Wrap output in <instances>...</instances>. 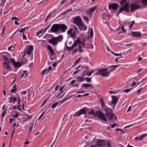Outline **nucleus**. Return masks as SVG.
Wrapping results in <instances>:
<instances>
[{"mask_svg": "<svg viewBox=\"0 0 147 147\" xmlns=\"http://www.w3.org/2000/svg\"><path fill=\"white\" fill-rule=\"evenodd\" d=\"M141 89L142 87L137 91V92L138 94H139L141 90Z\"/></svg>", "mask_w": 147, "mask_h": 147, "instance_id": "obj_63", "label": "nucleus"}, {"mask_svg": "<svg viewBox=\"0 0 147 147\" xmlns=\"http://www.w3.org/2000/svg\"><path fill=\"white\" fill-rule=\"evenodd\" d=\"M11 19L13 20H18V18H17L16 17H12L11 18Z\"/></svg>", "mask_w": 147, "mask_h": 147, "instance_id": "obj_57", "label": "nucleus"}, {"mask_svg": "<svg viewBox=\"0 0 147 147\" xmlns=\"http://www.w3.org/2000/svg\"><path fill=\"white\" fill-rule=\"evenodd\" d=\"M118 5V4L116 3L109 4V9H112L113 10L116 9Z\"/></svg>", "mask_w": 147, "mask_h": 147, "instance_id": "obj_13", "label": "nucleus"}, {"mask_svg": "<svg viewBox=\"0 0 147 147\" xmlns=\"http://www.w3.org/2000/svg\"><path fill=\"white\" fill-rule=\"evenodd\" d=\"M59 31L62 33L65 32L67 29V27L64 24H59Z\"/></svg>", "mask_w": 147, "mask_h": 147, "instance_id": "obj_8", "label": "nucleus"}, {"mask_svg": "<svg viewBox=\"0 0 147 147\" xmlns=\"http://www.w3.org/2000/svg\"><path fill=\"white\" fill-rule=\"evenodd\" d=\"M71 96H70V97H67L64 100H62V101H61V103H63V102H65V101H66V100H68V99H69V98H71Z\"/></svg>", "mask_w": 147, "mask_h": 147, "instance_id": "obj_47", "label": "nucleus"}, {"mask_svg": "<svg viewBox=\"0 0 147 147\" xmlns=\"http://www.w3.org/2000/svg\"><path fill=\"white\" fill-rule=\"evenodd\" d=\"M80 30L81 31L82 30L85 31L87 29V27L85 26L82 23H81L78 26Z\"/></svg>", "mask_w": 147, "mask_h": 147, "instance_id": "obj_14", "label": "nucleus"}, {"mask_svg": "<svg viewBox=\"0 0 147 147\" xmlns=\"http://www.w3.org/2000/svg\"><path fill=\"white\" fill-rule=\"evenodd\" d=\"M88 114L91 115H93V116H94L95 117L96 115V113H95L94 111H92L90 112H89L88 113Z\"/></svg>", "mask_w": 147, "mask_h": 147, "instance_id": "obj_27", "label": "nucleus"}, {"mask_svg": "<svg viewBox=\"0 0 147 147\" xmlns=\"http://www.w3.org/2000/svg\"><path fill=\"white\" fill-rule=\"evenodd\" d=\"M17 100H18L17 104H20V102L21 100L20 99L19 96L18 97V98H17Z\"/></svg>", "mask_w": 147, "mask_h": 147, "instance_id": "obj_55", "label": "nucleus"}, {"mask_svg": "<svg viewBox=\"0 0 147 147\" xmlns=\"http://www.w3.org/2000/svg\"><path fill=\"white\" fill-rule=\"evenodd\" d=\"M130 8L131 12H134L136 10L140 8L139 6L134 4H131L130 5Z\"/></svg>", "mask_w": 147, "mask_h": 147, "instance_id": "obj_11", "label": "nucleus"}, {"mask_svg": "<svg viewBox=\"0 0 147 147\" xmlns=\"http://www.w3.org/2000/svg\"><path fill=\"white\" fill-rule=\"evenodd\" d=\"M100 102L101 103L102 106H103L104 105V101L102 99H101L100 100Z\"/></svg>", "mask_w": 147, "mask_h": 147, "instance_id": "obj_56", "label": "nucleus"}, {"mask_svg": "<svg viewBox=\"0 0 147 147\" xmlns=\"http://www.w3.org/2000/svg\"><path fill=\"white\" fill-rule=\"evenodd\" d=\"M3 57L4 60L5 61H7V60H9V59L7 57L4 55H3Z\"/></svg>", "mask_w": 147, "mask_h": 147, "instance_id": "obj_39", "label": "nucleus"}, {"mask_svg": "<svg viewBox=\"0 0 147 147\" xmlns=\"http://www.w3.org/2000/svg\"><path fill=\"white\" fill-rule=\"evenodd\" d=\"M116 131H121V132L123 134H124L125 133V132L123 130H122V129H119V128L117 129H116Z\"/></svg>", "mask_w": 147, "mask_h": 147, "instance_id": "obj_43", "label": "nucleus"}, {"mask_svg": "<svg viewBox=\"0 0 147 147\" xmlns=\"http://www.w3.org/2000/svg\"><path fill=\"white\" fill-rule=\"evenodd\" d=\"M13 118H10V123L11 124L12 122L15 119V118H14V116H13Z\"/></svg>", "mask_w": 147, "mask_h": 147, "instance_id": "obj_48", "label": "nucleus"}, {"mask_svg": "<svg viewBox=\"0 0 147 147\" xmlns=\"http://www.w3.org/2000/svg\"><path fill=\"white\" fill-rule=\"evenodd\" d=\"M76 46L78 44L80 45L81 44V42L80 41V39L79 38H78L77 40L74 43Z\"/></svg>", "mask_w": 147, "mask_h": 147, "instance_id": "obj_24", "label": "nucleus"}, {"mask_svg": "<svg viewBox=\"0 0 147 147\" xmlns=\"http://www.w3.org/2000/svg\"><path fill=\"white\" fill-rule=\"evenodd\" d=\"M129 5L128 3H126L123 6L120 8L118 11V13H120L123 11H125L127 12H129Z\"/></svg>", "mask_w": 147, "mask_h": 147, "instance_id": "obj_3", "label": "nucleus"}, {"mask_svg": "<svg viewBox=\"0 0 147 147\" xmlns=\"http://www.w3.org/2000/svg\"><path fill=\"white\" fill-rule=\"evenodd\" d=\"M107 147H112L111 142L110 141H108L107 142Z\"/></svg>", "mask_w": 147, "mask_h": 147, "instance_id": "obj_40", "label": "nucleus"}, {"mask_svg": "<svg viewBox=\"0 0 147 147\" xmlns=\"http://www.w3.org/2000/svg\"><path fill=\"white\" fill-rule=\"evenodd\" d=\"M6 113V111H4L3 112L1 113V117L2 118H3L4 116L5 115Z\"/></svg>", "mask_w": 147, "mask_h": 147, "instance_id": "obj_33", "label": "nucleus"}, {"mask_svg": "<svg viewBox=\"0 0 147 147\" xmlns=\"http://www.w3.org/2000/svg\"><path fill=\"white\" fill-rule=\"evenodd\" d=\"M9 60L11 61L13 65L16 62L13 59H10Z\"/></svg>", "mask_w": 147, "mask_h": 147, "instance_id": "obj_53", "label": "nucleus"}, {"mask_svg": "<svg viewBox=\"0 0 147 147\" xmlns=\"http://www.w3.org/2000/svg\"><path fill=\"white\" fill-rule=\"evenodd\" d=\"M59 24H54L53 25L51 28L50 32L57 33L59 31Z\"/></svg>", "mask_w": 147, "mask_h": 147, "instance_id": "obj_6", "label": "nucleus"}, {"mask_svg": "<svg viewBox=\"0 0 147 147\" xmlns=\"http://www.w3.org/2000/svg\"><path fill=\"white\" fill-rule=\"evenodd\" d=\"M78 51H79L80 52H83L84 51L82 49V47L81 46L79 45L78 46V48L75 49L72 53V55H73L74 53H76Z\"/></svg>", "mask_w": 147, "mask_h": 147, "instance_id": "obj_15", "label": "nucleus"}, {"mask_svg": "<svg viewBox=\"0 0 147 147\" xmlns=\"http://www.w3.org/2000/svg\"><path fill=\"white\" fill-rule=\"evenodd\" d=\"M96 117H97L98 118L104 121H107V120L104 115V113L99 112L98 111H96Z\"/></svg>", "mask_w": 147, "mask_h": 147, "instance_id": "obj_5", "label": "nucleus"}, {"mask_svg": "<svg viewBox=\"0 0 147 147\" xmlns=\"http://www.w3.org/2000/svg\"><path fill=\"white\" fill-rule=\"evenodd\" d=\"M47 47L48 50L50 51V53L54 51V50L51 46L48 45L47 46Z\"/></svg>", "mask_w": 147, "mask_h": 147, "instance_id": "obj_25", "label": "nucleus"}, {"mask_svg": "<svg viewBox=\"0 0 147 147\" xmlns=\"http://www.w3.org/2000/svg\"><path fill=\"white\" fill-rule=\"evenodd\" d=\"M97 7H96V6H95L94 7H92L90 9V12H91V13H92L93 11H94L95 9Z\"/></svg>", "mask_w": 147, "mask_h": 147, "instance_id": "obj_30", "label": "nucleus"}, {"mask_svg": "<svg viewBox=\"0 0 147 147\" xmlns=\"http://www.w3.org/2000/svg\"><path fill=\"white\" fill-rule=\"evenodd\" d=\"M111 97L112 98V103L114 104H116L117 101V96H111Z\"/></svg>", "mask_w": 147, "mask_h": 147, "instance_id": "obj_17", "label": "nucleus"}, {"mask_svg": "<svg viewBox=\"0 0 147 147\" xmlns=\"http://www.w3.org/2000/svg\"><path fill=\"white\" fill-rule=\"evenodd\" d=\"M47 69H44L42 71V75H44V74L46 72L47 73Z\"/></svg>", "mask_w": 147, "mask_h": 147, "instance_id": "obj_45", "label": "nucleus"}, {"mask_svg": "<svg viewBox=\"0 0 147 147\" xmlns=\"http://www.w3.org/2000/svg\"><path fill=\"white\" fill-rule=\"evenodd\" d=\"M96 145L98 147H105L106 142L105 140L99 139L96 142Z\"/></svg>", "mask_w": 147, "mask_h": 147, "instance_id": "obj_4", "label": "nucleus"}, {"mask_svg": "<svg viewBox=\"0 0 147 147\" xmlns=\"http://www.w3.org/2000/svg\"><path fill=\"white\" fill-rule=\"evenodd\" d=\"M76 81L75 80H73L70 83V84L71 85H73L74 83H76Z\"/></svg>", "mask_w": 147, "mask_h": 147, "instance_id": "obj_60", "label": "nucleus"}, {"mask_svg": "<svg viewBox=\"0 0 147 147\" xmlns=\"http://www.w3.org/2000/svg\"><path fill=\"white\" fill-rule=\"evenodd\" d=\"M76 31H74L73 33L70 34V36L71 37L74 38L76 37Z\"/></svg>", "mask_w": 147, "mask_h": 147, "instance_id": "obj_28", "label": "nucleus"}, {"mask_svg": "<svg viewBox=\"0 0 147 147\" xmlns=\"http://www.w3.org/2000/svg\"><path fill=\"white\" fill-rule=\"evenodd\" d=\"M11 99H12V102L13 104L15 103V101L17 100V98L15 97H13V96H11Z\"/></svg>", "mask_w": 147, "mask_h": 147, "instance_id": "obj_29", "label": "nucleus"}, {"mask_svg": "<svg viewBox=\"0 0 147 147\" xmlns=\"http://www.w3.org/2000/svg\"><path fill=\"white\" fill-rule=\"evenodd\" d=\"M76 46H77L74 43L71 47H69L67 46H66V47L68 50L69 51H71L74 49V48H75Z\"/></svg>", "mask_w": 147, "mask_h": 147, "instance_id": "obj_20", "label": "nucleus"}, {"mask_svg": "<svg viewBox=\"0 0 147 147\" xmlns=\"http://www.w3.org/2000/svg\"><path fill=\"white\" fill-rule=\"evenodd\" d=\"M83 18H84V21L85 22H87V23H88V19L87 17L85 16H84Z\"/></svg>", "mask_w": 147, "mask_h": 147, "instance_id": "obj_38", "label": "nucleus"}, {"mask_svg": "<svg viewBox=\"0 0 147 147\" xmlns=\"http://www.w3.org/2000/svg\"><path fill=\"white\" fill-rule=\"evenodd\" d=\"M73 30V28H70L69 30H68L67 32V34L68 35L70 34H71L72 32V30Z\"/></svg>", "mask_w": 147, "mask_h": 147, "instance_id": "obj_37", "label": "nucleus"}, {"mask_svg": "<svg viewBox=\"0 0 147 147\" xmlns=\"http://www.w3.org/2000/svg\"><path fill=\"white\" fill-rule=\"evenodd\" d=\"M73 27L74 30H75L76 31H77L78 30L77 28L75 25H73Z\"/></svg>", "mask_w": 147, "mask_h": 147, "instance_id": "obj_51", "label": "nucleus"}, {"mask_svg": "<svg viewBox=\"0 0 147 147\" xmlns=\"http://www.w3.org/2000/svg\"><path fill=\"white\" fill-rule=\"evenodd\" d=\"M18 104L17 107H18V109L19 111H21V109L20 108V107H21V103H20V104Z\"/></svg>", "mask_w": 147, "mask_h": 147, "instance_id": "obj_42", "label": "nucleus"}, {"mask_svg": "<svg viewBox=\"0 0 147 147\" xmlns=\"http://www.w3.org/2000/svg\"><path fill=\"white\" fill-rule=\"evenodd\" d=\"M19 115L18 113H16L14 116V117L16 118H17L18 117Z\"/></svg>", "mask_w": 147, "mask_h": 147, "instance_id": "obj_64", "label": "nucleus"}, {"mask_svg": "<svg viewBox=\"0 0 147 147\" xmlns=\"http://www.w3.org/2000/svg\"><path fill=\"white\" fill-rule=\"evenodd\" d=\"M114 115L112 113L110 114H108L107 116H108V118L109 119L111 120L113 119Z\"/></svg>", "mask_w": 147, "mask_h": 147, "instance_id": "obj_26", "label": "nucleus"}, {"mask_svg": "<svg viewBox=\"0 0 147 147\" xmlns=\"http://www.w3.org/2000/svg\"><path fill=\"white\" fill-rule=\"evenodd\" d=\"M147 135L146 134H143L139 138V140H142V139L145 137Z\"/></svg>", "mask_w": 147, "mask_h": 147, "instance_id": "obj_46", "label": "nucleus"}, {"mask_svg": "<svg viewBox=\"0 0 147 147\" xmlns=\"http://www.w3.org/2000/svg\"><path fill=\"white\" fill-rule=\"evenodd\" d=\"M85 79L86 80V81L87 82H91V79L88 77L85 78Z\"/></svg>", "mask_w": 147, "mask_h": 147, "instance_id": "obj_36", "label": "nucleus"}, {"mask_svg": "<svg viewBox=\"0 0 147 147\" xmlns=\"http://www.w3.org/2000/svg\"><path fill=\"white\" fill-rule=\"evenodd\" d=\"M121 29L122 30L123 32H124L125 31V29L124 28V27L123 26H122L121 27Z\"/></svg>", "mask_w": 147, "mask_h": 147, "instance_id": "obj_61", "label": "nucleus"}, {"mask_svg": "<svg viewBox=\"0 0 147 147\" xmlns=\"http://www.w3.org/2000/svg\"><path fill=\"white\" fill-rule=\"evenodd\" d=\"M3 66L7 70H9L10 68L9 65L6 62L4 63Z\"/></svg>", "mask_w": 147, "mask_h": 147, "instance_id": "obj_23", "label": "nucleus"}, {"mask_svg": "<svg viewBox=\"0 0 147 147\" xmlns=\"http://www.w3.org/2000/svg\"><path fill=\"white\" fill-rule=\"evenodd\" d=\"M132 89V88H130V89H127V90H123V91L126 93H128Z\"/></svg>", "mask_w": 147, "mask_h": 147, "instance_id": "obj_44", "label": "nucleus"}, {"mask_svg": "<svg viewBox=\"0 0 147 147\" xmlns=\"http://www.w3.org/2000/svg\"><path fill=\"white\" fill-rule=\"evenodd\" d=\"M107 68H102L98 70L96 74L97 75H100L104 77H108L109 75V71H107Z\"/></svg>", "mask_w": 147, "mask_h": 147, "instance_id": "obj_2", "label": "nucleus"}, {"mask_svg": "<svg viewBox=\"0 0 147 147\" xmlns=\"http://www.w3.org/2000/svg\"><path fill=\"white\" fill-rule=\"evenodd\" d=\"M85 80V78H83L82 77L77 76L76 80L78 83H80L83 82Z\"/></svg>", "mask_w": 147, "mask_h": 147, "instance_id": "obj_16", "label": "nucleus"}, {"mask_svg": "<svg viewBox=\"0 0 147 147\" xmlns=\"http://www.w3.org/2000/svg\"><path fill=\"white\" fill-rule=\"evenodd\" d=\"M102 18L103 20H109V18L108 17V15L106 13H102Z\"/></svg>", "mask_w": 147, "mask_h": 147, "instance_id": "obj_19", "label": "nucleus"}, {"mask_svg": "<svg viewBox=\"0 0 147 147\" xmlns=\"http://www.w3.org/2000/svg\"><path fill=\"white\" fill-rule=\"evenodd\" d=\"M82 87H84L86 89H87L88 88L90 87H92V85L88 84H83L82 85Z\"/></svg>", "mask_w": 147, "mask_h": 147, "instance_id": "obj_21", "label": "nucleus"}, {"mask_svg": "<svg viewBox=\"0 0 147 147\" xmlns=\"http://www.w3.org/2000/svg\"><path fill=\"white\" fill-rule=\"evenodd\" d=\"M33 49V46L32 45H30L25 49L24 50V51H25L26 53L28 55H30L32 54V52Z\"/></svg>", "mask_w": 147, "mask_h": 147, "instance_id": "obj_10", "label": "nucleus"}, {"mask_svg": "<svg viewBox=\"0 0 147 147\" xmlns=\"http://www.w3.org/2000/svg\"><path fill=\"white\" fill-rule=\"evenodd\" d=\"M142 3L144 5L147 6V0H142Z\"/></svg>", "mask_w": 147, "mask_h": 147, "instance_id": "obj_32", "label": "nucleus"}, {"mask_svg": "<svg viewBox=\"0 0 147 147\" xmlns=\"http://www.w3.org/2000/svg\"><path fill=\"white\" fill-rule=\"evenodd\" d=\"M105 111L106 112L105 115H107L108 114H110L112 113V110L111 109L109 108H105Z\"/></svg>", "mask_w": 147, "mask_h": 147, "instance_id": "obj_18", "label": "nucleus"}, {"mask_svg": "<svg viewBox=\"0 0 147 147\" xmlns=\"http://www.w3.org/2000/svg\"><path fill=\"white\" fill-rule=\"evenodd\" d=\"M59 102H56L55 103H54L52 106V109H53L56 107L58 104Z\"/></svg>", "mask_w": 147, "mask_h": 147, "instance_id": "obj_31", "label": "nucleus"}, {"mask_svg": "<svg viewBox=\"0 0 147 147\" xmlns=\"http://www.w3.org/2000/svg\"><path fill=\"white\" fill-rule=\"evenodd\" d=\"M136 82L134 81L133 83H131V84L130 85V86H135L136 85Z\"/></svg>", "mask_w": 147, "mask_h": 147, "instance_id": "obj_54", "label": "nucleus"}, {"mask_svg": "<svg viewBox=\"0 0 147 147\" xmlns=\"http://www.w3.org/2000/svg\"><path fill=\"white\" fill-rule=\"evenodd\" d=\"M63 38V36L62 35H59L58 37H53L52 39H50L48 40V42L50 44L53 45H56L58 42L62 41Z\"/></svg>", "mask_w": 147, "mask_h": 147, "instance_id": "obj_1", "label": "nucleus"}, {"mask_svg": "<svg viewBox=\"0 0 147 147\" xmlns=\"http://www.w3.org/2000/svg\"><path fill=\"white\" fill-rule=\"evenodd\" d=\"M80 45H81L82 47H85V44L84 41H83L82 43L81 42V44Z\"/></svg>", "mask_w": 147, "mask_h": 147, "instance_id": "obj_49", "label": "nucleus"}, {"mask_svg": "<svg viewBox=\"0 0 147 147\" xmlns=\"http://www.w3.org/2000/svg\"><path fill=\"white\" fill-rule=\"evenodd\" d=\"M24 62H22L21 63H20L19 62H16V63L14 64V67L16 68L19 67L22 65V63H23Z\"/></svg>", "mask_w": 147, "mask_h": 147, "instance_id": "obj_22", "label": "nucleus"}, {"mask_svg": "<svg viewBox=\"0 0 147 147\" xmlns=\"http://www.w3.org/2000/svg\"><path fill=\"white\" fill-rule=\"evenodd\" d=\"M45 114V112H43L42 114L39 117L38 120L39 121L40 120V119L43 116V115Z\"/></svg>", "mask_w": 147, "mask_h": 147, "instance_id": "obj_50", "label": "nucleus"}, {"mask_svg": "<svg viewBox=\"0 0 147 147\" xmlns=\"http://www.w3.org/2000/svg\"><path fill=\"white\" fill-rule=\"evenodd\" d=\"M126 1L127 0H123L121 1L119 3L121 4V6H122L123 4L125 3Z\"/></svg>", "mask_w": 147, "mask_h": 147, "instance_id": "obj_41", "label": "nucleus"}, {"mask_svg": "<svg viewBox=\"0 0 147 147\" xmlns=\"http://www.w3.org/2000/svg\"><path fill=\"white\" fill-rule=\"evenodd\" d=\"M131 34H132L133 36L138 38H140L142 36L141 32H138L132 31L131 33L128 34V36Z\"/></svg>", "mask_w": 147, "mask_h": 147, "instance_id": "obj_9", "label": "nucleus"}, {"mask_svg": "<svg viewBox=\"0 0 147 147\" xmlns=\"http://www.w3.org/2000/svg\"><path fill=\"white\" fill-rule=\"evenodd\" d=\"M93 35V31L91 29L90 30V36L91 37Z\"/></svg>", "mask_w": 147, "mask_h": 147, "instance_id": "obj_62", "label": "nucleus"}, {"mask_svg": "<svg viewBox=\"0 0 147 147\" xmlns=\"http://www.w3.org/2000/svg\"><path fill=\"white\" fill-rule=\"evenodd\" d=\"M72 11V9H68L65 11V12L64 13V14H66L68 12H70L71 11Z\"/></svg>", "mask_w": 147, "mask_h": 147, "instance_id": "obj_52", "label": "nucleus"}, {"mask_svg": "<svg viewBox=\"0 0 147 147\" xmlns=\"http://www.w3.org/2000/svg\"><path fill=\"white\" fill-rule=\"evenodd\" d=\"M122 53H119V54H117L115 53L114 54V55L116 56H121L122 55Z\"/></svg>", "mask_w": 147, "mask_h": 147, "instance_id": "obj_59", "label": "nucleus"}, {"mask_svg": "<svg viewBox=\"0 0 147 147\" xmlns=\"http://www.w3.org/2000/svg\"><path fill=\"white\" fill-rule=\"evenodd\" d=\"M74 23L78 26L81 23H82L81 22V19L80 18L79 16L76 17L74 18Z\"/></svg>", "mask_w": 147, "mask_h": 147, "instance_id": "obj_12", "label": "nucleus"}, {"mask_svg": "<svg viewBox=\"0 0 147 147\" xmlns=\"http://www.w3.org/2000/svg\"><path fill=\"white\" fill-rule=\"evenodd\" d=\"M82 114L84 115L86 114V110L83 108L76 112L74 115V117H79Z\"/></svg>", "mask_w": 147, "mask_h": 147, "instance_id": "obj_7", "label": "nucleus"}, {"mask_svg": "<svg viewBox=\"0 0 147 147\" xmlns=\"http://www.w3.org/2000/svg\"><path fill=\"white\" fill-rule=\"evenodd\" d=\"M52 67L51 66H50L48 67V70H47V73L48 74L49 71L52 69Z\"/></svg>", "mask_w": 147, "mask_h": 147, "instance_id": "obj_58", "label": "nucleus"}, {"mask_svg": "<svg viewBox=\"0 0 147 147\" xmlns=\"http://www.w3.org/2000/svg\"><path fill=\"white\" fill-rule=\"evenodd\" d=\"M120 66V65H114L112 66H110L109 67H113V68H115V69L117 67Z\"/></svg>", "mask_w": 147, "mask_h": 147, "instance_id": "obj_35", "label": "nucleus"}, {"mask_svg": "<svg viewBox=\"0 0 147 147\" xmlns=\"http://www.w3.org/2000/svg\"><path fill=\"white\" fill-rule=\"evenodd\" d=\"M93 72V71H87L86 74L88 76H91L92 73Z\"/></svg>", "mask_w": 147, "mask_h": 147, "instance_id": "obj_34", "label": "nucleus"}]
</instances>
